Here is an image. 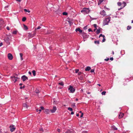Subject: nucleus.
Here are the masks:
<instances>
[{"label":"nucleus","instance_id":"nucleus-1","mask_svg":"<svg viewBox=\"0 0 133 133\" xmlns=\"http://www.w3.org/2000/svg\"><path fill=\"white\" fill-rule=\"evenodd\" d=\"M110 17H108L105 19L103 21V24L104 25H107L110 21Z\"/></svg>","mask_w":133,"mask_h":133},{"label":"nucleus","instance_id":"nucleus-2","mask_svg":"<svg viewBox=\"0 0 133 133\" xmlns=\"http://www.w3.org/2000/svg\"><path fill=\"white\" fill-rule=\"evenodd\" d=\"M81 12L84 14H88L89 12V8H84L81 11Z\"/></svg>","mask_w":133,"mask_h":133},{"label":"nucleus","instance_id":"nucleus-3","mask_svg":"<svg viewBox=\"0 0 133 133\" xmlns=\"http://www.w3.org/2000/svg\"><path fill=\"white\" fill-rule=\"evenodd\" d=\"M10 130L11 132H13L16 129V127L15 125H11L9 127Z\"/></svg>","mask_w":133,"mask_h":133},{"label":"nucleus","instance_id":"nucleus-4","mask_svg":"<svg viewBox=\"0 0 133 133\" xmlns=\"http://www.w3.org/2000/svg\"><path fill=\"white\" fill-rule=\"evenodd\" d=\"M68 90L70 91L71 92L73 93L74 92L75 89L73 88L72 86H70L68 88Z\"/></svg>","mask_w":133,"mask_h":133},{"label":"nucleus","instance_id":"nucleus-5","mask_svg":"<svg viewBox=\"0 0 133 133\" xmlns=\"http://www.w3.org/2000/svg\"><path fill=\"white\" fill-rule=\"evenodd\" d=\"M11 78L14 83H15L17 81V79H19L17 77L14 76H11Z\"/></svg>","mask_w":133,"mask_h":133},{"label":"nucleus","instance_id":"nucleus-6","mask_svg":"<svg viewBox=\"0 0 133 133\" xmlns=\"http://www.w3.org/2000/svg\"><path fill=\"white\" fill-rule=\"evenodd\" d=\"M82 36L84 38H87L88 37L89 35L86 33L84 32L82 33Z\"/></svg>","mask_w":133,"mask_h":133},{"label":"nucleus","instance_id":"nucleus-7","mask_svg":"<svg viewBox=\"0 0 133 133\" xmlns=\"http://www.w3.org/2000/svg\"><path fill=\"white\" fill-rule=\"evenodd\" d=\"M100 13L102 16L103 17L105 16H106V14L104 10L101 11Z\"/></svg>","mask_w":133,"mask_h":133},{"label":"nucleus","instance_id":"nucleus-8","mask_svg":"<svg viewBox=\"0 0 133 133\" xmlns=\"http://www.w3.org/2000/svg\"><path fill=\"white\" fill-rule=\"evenodd\" d=\"M21 78L23 81H25L26 80L28 79V77L25 75H23L21 77Z\"/></svg>","mask_w":133,"mask_h":133},{"label":"nucleus","instance_id":"nucleus-9","mask_svg":"<svg viewBox=\"0 0 133 133\" xmlns=\"http://www.w3.org/2000/svg\"><path fill=\"white\" fill-rule=\"evenodd\" d=\"M117 128H116L115 126L114 125H113L111 126V131L109 132V133H111V131L112 130H117Z\"/></svg>","mask_w":133,"mask_h":133},{"label":"nucleus","instance_id":"nucleus-10","mask_svg":"<svg viewBox=\"0 0 133 133\" xmlns=\"http://www.w3.org/2000/svg\"><path fill=\"white\" fill-rule=\"evenodd\" d=\"M57 109L56 108V107H54L53 109L50 110L51 112L52 113H53L55 112Z\"/></svg>","mask_w":133,"mask_h":133},{"label":"nucleus","instance_id":"nucleus-11","mask_svg":"<svg viewBox=\"0 0 133 133\" xmlns=\"http://www.w3.org/2000/svg\"><path fill=\"white\" fill-rule=\"evenodd\" d=\"M65 133H74V132L73 130H68Z\"/></svg>","mask_w":133,"mask_h":133},{"label":"nucleus","instance_id":"nucleus-12","mask_svg":"<svg viewBox=\"0 0 133 133\" xmlns=\"http://www.w3.org/2000/svg\"><path fill=\"white\" fill-rule=\"evenodd\" d=\"M13 58V57L12 55L10 53H9V59L11 60Z\"/></svg>","mask_w":133,"mask_h":133},{"label":"nucleus","instance_id":"nucleus-13","mask_svg":"<svg viewBox=\"0 0 133 133\" xmlns=\"http://www.w3.org/2000/svg\"><path fill=\"white\" fill-rule=\"evenodd\" d=\"M76 32L79 31L80 33H82V31L79 28L76 29L75 30Z\"/></svg>","mask_w":133,"mask_h":133},{"label":"nucleus","instance_id":"nucleus-14","mask_svg":"<svg viewBox=\"0 0 133 133\" xmlns=\"http://www.w3.org/2000/svg\"><path fill=\"white\" fill-rule=\"evenodd\" d=\"M124 115L123 113H120L119 115V118H122Z\"/></svg>","mask_w":133,"mask_h":133},{"label":"nucleus","instance_id":"nucleus-15","mask_svg":"<svg viewBox=\"0 0 133 133\" xmlns=\"http://www.w3.org/2000/svg\"><path fill=\"white\" fill-rule=\"evenodd\" d=\"M91 69L90 66H87L85 69V70L86 71H89Z\"/></svg>","mask_w":133,"mask_h":133},{"label":"nucleus","instance_id":"nucleus-16","mask_svg":"<svg viewBox=\"0 0 133 133\" xmlns=\"http://www.w3.org/2000/svg\"><path fill=\"white\" fill-rule=\"evenodd\" d=\"M44 112L46 114H49V113L50 111L49 109H46L45 110Z\"/></svg>","mask_w":133,"mask_h":133},{"label":"nucleus","instance_id":"nucleus-17","mask_svg":"<svg viewBox=\"0 0 133 133\" xmlns=\"http://www.w3.org/2000/svg\"><path fill=\"white\" fill-rule=\"evenodd\" d=\"M23 106L24 107L26 108V109H27L28 106L26 103H24L23 104Z\"/></svg>","mask_w":133,"mask_h":133},{"label":"nucleus","instance_id":"nucleus-18","mask_svg":"<svg viewBox=\"0 0 133 133\" xmlns=\"http://www.w3.org/2000/svg\"><path fill=\"white\" fill-rule=\"evenodd\" d=\"M101 29H102L101 28H99L97 30L96 33L97 34H98L100 33Z\"/></svg>","mask_w":133,"mask_h":133},{"label":"nucleus","instance_id":"nucleus-19","mask_svg":"<svg viewBox=\"0 0 133 133\" xmlns=\"http://www.w3.org/2000/svg\"><path fill=\"white\" fill-rule=\"evenodd\" d=\"M3 23V21L2 20H0V28L3 27L4 26H2V24Z\"/></svg>","mask_w":133,"mask_h":133},{"label":"nucleus","instance_id":"nucleus-20","mask_svg":"<svg viewBox=\"0 0 133 133\" xmlns=\"http://www.w3.org/2000/svg\"><path fill=\"white\" fill-rule=\"evenodd\" d=\"M58 101L56 100V99H54L53 103L54 104H57L58 103Z\"/></svg>","mask_w":133,"mask_h":133},{"label":"nucleus","instance_id":"nucleus-21","mask_svg":"<svg viewBox=\"0 0 133 133\" xmlns=\"http://www.w3.org/2000/svg\"><path fill=\"white\" fill-rule=\"evenodd\" d=\"M8 38H5L4 39V40L5 41V42H6V43H7V44H8Z\"/></svg>","mask_w":133,"mask_h":133},{"label":"nucleus","instance_id":"nucleus-22","mask_svg":"<svg viewBox=\"0 0 133 133\" xmlns=\"http://www.w3.org/2000/svg\"><path fill=\"white\" fill-rule=\"evenodd\" d=\"M104 0H99V1L98 2V5H99L102 3L103 2Z\"/></svg>","mask_w":133,"mask_h":133},{"label":"nucleus","instance_id":"nucleus-23","mask_svg":"<svg viewBox=\"0 0 133 133\" xmlns=\"http://www.w3.org/2000/svg\"><path fill=\"white\" fill-rule=\"evenodd\" d=\"M23 26H24V29L25 30H27L28 29V27L26 25H25V24H23Z\"/></svg>","mask_w":133,"mask_h":133},{"label":"nucleus","instance_id":"nucleus-24","mask_svg":"<svg viewBox=\"0 0 133 133\" xmlns=\"http://www.w3.org/2000/svg\"><path fill=\"white\" fill-rule=\"evenodd\" d=\"M131 28V26L130 25H128L127 27V30H129Z\"/></svg>","mask_w":133,"mask_h":133},{"label":"nucleus","instance_id":"nucleus-25","mask_svg":"<svg viewBox=\"0 0 133 133\" xmlns=\"http://www.w3.org/2000/svg\"><path fill=\"white\" fill-rule=\"evenodd\" d=\"M32 73L34 76H35L36 75V71L35 70H34L32 71Z\"/></svg>","mask_w":133,"mask_h":133},{"label":"nucleus","instance_id":"nucleus-26","mask_svg":"<svg viewBox=\"0 0 133 133\" xmlns=\"http://www.w3.org/2000/svg\"><path fill=\"white\" fill-rule=\"evenodd\" d=\"M26 18L25 17H24L22 18V21L23 22H24L26 21Z\"/></svg>","mask_w":133,"mask_h":133},{"label":"nucleus","instance_id":"nucleus-27","mask_svg":"<svg viewBox=\"0 0 133 133\" xmlns=\"http://www.w3.org/2000/svg\"><path fill=\"white\" fill-rule=\"evenodd\" d=\"M35 92H36V93H37V94H38L39 93V90H38L37 89H36L35 91Z\"/></svg>","mask_w":133,"mask_h":133},{"label":"nucleus","instance_id":"nucleus-28","mask_svg":"<svg viewBox=\"0 0 133 133\" xmlns=\"http://www.w3.org/2000/svg\"><path fill=\"white\" fill-rule=\"evenodd\" d=\"M58 84L62 86H63L64 85V83L62 82L59 83Z\"/></svg>","mask_w":133,"mask_h":133},{"label":"nucleus","instance_id":"nucleus-29","mask_svg":"<svg viewBox=\"0 0 133 133\" xmlns=\"http://www.w3.org/2000/svg\"><path fill=\"white\" fill-rule=\"evenodd\" d=\"M24 11L25 12H28V13H30V10H28L26 9H24Z\"/></svg>","mask_w":133,"mask_h":133},{"label":"nucleus","instance_id":"nucleus-30","mask_svg":"<svg viewBox=\"0 0 133 133\" xmlns=\"http://www.w3.org/2000/svg\"><path fill=\"white\" fill-rule=\"evenodd\" d=\"M123 4H124V6H123V8L127 4L125 2H123Z\"/></svg>","mask_w":133,"mask_h":133},{"label":"nucleus","instance_id":"nucleus-31","mask_svg":"<svg viewBox=\"0 0 133 133\" xmlns=\"http://www.w3.org/2000/svg\"><path fill=\"white\" fill-rule=\"evenodd\" d=\"M67 13L66 12H64L63 13V15H67Z\"/></svg>","mask_w":133,"mask_h":133},{"label":"nucleus","instance_id":"nucleus-32","mask_svg":"<svg viewBox=\"0 0 133 133\" xmlns=\"http://www.w3.org/2000/svg\"><path fill=\"white\" fill-rule=\"evenodd\" d=\"M94 43L95 44H99V41H95Z\"/></svg>","mask_w":133,"mask_h":133},{"label":"nucleus","instance_id":"nucleus-33","mask_svg":"<svg viewBox=\"0 0 133 133\" xmlns=\"http://www.w3.org/2000/svg\"><path fill=\"white\" fill-rule=\"evenodd\" d=\"M68 110H69L71 111H72L73 110L71 108H70V107L68 108Z\"/></svg>","mask_w":133,"mask_h":133},{"label":"nucleus","instance_id":"nucleus-34","mask_svg":"<svg viewBox=\"0 0 133 133\" xmlns=\"http://www.w3.org/2000/svg\"><path fill=\"white\" fill-rule=\"evenodd\" d=\"M71 106L73 107H75L76 106L75 105V103H74L71 104Z\"/></svg>","mask_w":133,"mask_h":133},{"label":"nucleus","instance_id":"nucleus-35","mask_svg":"<svg viewBox=\"0 0 133 133\" xmlns=\"http://www.w3.org/2000/svg\"><path fill=\"white\" fill-rule=\"evenodd\" d=\"M106 93V92L105 91H103L102 93V95H105V93Z\"/></svg>","mask_w":133,"mask_h":133},{"label":"nucleus","instance_id":"nucleus-36","mask_svg":"<svg viewBox=\"0 0 133 133\" xmlns=\"http://www.w3.org/2000/svg\"><path fill=\"white\" fill-rule=\"evenodd\" d=\"M118 5L119 6H120L121 5V3L120 2H118L117 3Z\"/></svg>","mask_w":133,"mask_h":133},{"label":"nucleus","instance_id":"nucleus-37","mask_svg":"<svg viewBox=\"0 0 133 133\" xmlns=\"http://www.w3.org/2000/svg\"><path fill=\"white\" fill-rule=\"evenodd\" d=\"M12 33L13 34H16L17 33V31H14L12 32Z\"/></svg>","mask_w":133,"mask_h":133},{"label":"nucleus","instance_id":"nucleus-38","mask_svg":"<svg viewBox=\"0 0 133 133\" xmlns=\"http://www.w3.org/2000/svg\"><path fill=\"white\" fill-rule=\"evenodd\" d=\"M94 69H91L90 71V72L91 73L94 72Z\"/></svg>","mask_w":133,"mask_h":133},{"label":"nucleus","instance_id":"nucleus-39","mask_svg":"<svg viewBox=\"0 0 133 133\" xmlns=\"http://www.w3.org/2000/svg\"><path fill=\"white\" fill-rule=\"evenodd\" d=\"M101 36H103V37H105V36L104 35H103L102 34H100L99 36V37H101Z\"/></svg>","mask_w":133,"mask_h":133},{"label":"nucleus","instance_id":"nucleus-40","mask_svg":"<svg viewBox=\"0 0 133 133\" xmlns=\"http://www.w3.org/2000/svg\"><path fill=\"white\" fill-rule=\"evenodd\" d=\"M75 73H78V72L79 70L76 69L75 70Z\"/></svg>","mask_w":133,"mask_h":133},{"label":"nucleus","instance_id":"nucleus-41","mask_svg":"<svg viewBox=\"0 0 133 133\" xmlns=\"http://www.w3.org/2000/svg\"><path fill=\"white\" fill-rule=\"evenodd\" d=\"M105 38H104V37H103V39L102 40V42H105Z\"/></svg>","mask_w":133,"mask_h":133},{"label":"nucleus","instance_id":"nucleus-42","mask_svg":"<svg viewBox=\"0 0 133 133\" xmlns=\"http://www.w3.org/2000/svg\"><path fill=\"white\" fill-rule=\"evenodd\" d=\"M93 25H94V27L96 29H97V28H96L97 25L96 24H94Z\"/></svg>","mask_w":133,"mask_h":133},{"label":"nucleus","instance_id":"nucleus-43","mask_svg":"<svg viewBox=\"0 0 133 133\" xmlns=\"http://www.w3.org/2000/svg\"><path fill=\"white\" fill-rule=\"evenodd\" d=\"M88 30L89 32H90V31L92 32V30L91 29V28L89 29Z\"/></svg>","mask_w":133,"mask_h":133},{"label":"nucleus","instance_id":"nucleus-44","mask_svg":"<svg viewBox=\"0 0 133 133\" xmlns=\"http://www.w3.org/2000/svg\"><path fill=\"white\" fill-rule=\"evenodd\" d=\"M82 72H79L78 73V75H80L81 74H82Z\"/></svg>","mask_w":133,"mask_h":133},{"label":"nucleus","instance_id":"nucleus-45","mask_svg":"<svg viewBox=\"0 0 133 133\" xmlns=\"http://www.w3.org/2000/svg\"><path fill=\"white\" fill-rule=\"evenodd\" d=\"M40 108L41 110H44V107L43 106L41 107H40Z\"/></svg>","mask_w":133,"mask_h":133},{"label":"nucleus","instance_id":"nucleus-46","mask_svg":"<svg viewBox=\"0 0 133 133\" xmlns=\"http://www.w3.org/2000/svg\"><path fill=\"white\" fill-rule=\"evenodd\" d=\"M39 130L40 131H43V128H40L39 129Z\"/></svg>","mask_w":133,"mask_h":133},{"label":"nucleus","instance_id":"nucleus-47","mask_svg":"<svg viewBox=\"0 0 133 133\" xmlns=\"http://www.w3.org/2000/svg\"><path fill=\"white\" fill-rule=\"evenodd\" d=\"M109 59V58H108L107 59H104V60L105 61H108Z\"/></svg>","mask_w":133,"mask_h":133},{"label":"nucleus","instance_id":"nucleus-48","mask_svg":"<svg viewBox=\"0 0 133 133\" xmlns=\"http://www.w3.org/2000/svg\"><path fill=\"white\" fill-rule=\"evenodd\" d=\"M20 57H22V56H23V54L22 53H20Z\"/></svg>","mask_w":133,"mask_h":133},{"label":"nucleus","instance_id":"nucleus-49","mask_svg":"<svg viewBox=\"0 0 133 133\" xmlns=\"http://www.w3.org/2000/svg\"><path fill=\"white\" fill-rule=\"evenodd\" d=\"M41 27L40 26H38L36 29L37 30V29H41Z\"/></svg>","mask_w":133,"mask_h":133},{"label":"nucleus","instance_id":"nucleus-50","mask_svg":"<svg viewBox=\"0 0 133 133\" xmlns=\"http://www.w3.org/2000/svg\"><path fill=\"white\" fill-rule=\"evenodd\" d=\"M57 131L59 132H61L60 130L59 129H57Z\"/></svg>","mask_w":133,"mask_h":133},{"label":"nucleus","instance_id":"nucleus-51","mask_svg":"<svg viewBox=\"0 0 133 133\" xmlns=\"http://www.w3.org/2000/svg\"><path fill=\"white\" fill-rule=\"evenodd\" d=\"M83 113H82V114H81V116H80V117H83Z\"/></svg>","mask_w":133,"mask_h":133},{"label":"nucleus","instance_id":"nucleus-52","mask_svg":"<svg viewBox=\"0 0 133 133\" xmlns=\"http://www.w3.org/2000/svg\"><path fill=\"white\" fill-rule=\"evenodd\" d=\"M113 57H111L110 58V59L111 60V61H113Z\"/></svg>","mask_w":133,"mask_h":133},{"label":"nucleus","instance_id":"nucleus-53","mask_svg":"<svg viewBox=\"0 0 133 133\" xmlns=\"http://www.w3.org/2000/svg\"><path fill=\"white\" fill-rule=\"evenodd\" d=\"M8 6H6L5 7V8L6 9V10H7L8 9H7L6 8H8Z\"/></svg>","mask_w":133,"mask_h":133},{"label":"nucleus","instance_id":"nucleus-54","mask_svg":"<svg viewBox=\"0 0 133 133\" xmlns=\"http://www.w3.org/2000/svg\"><path fill=\"white\" fill-rule=\"evenodd\" d=\"M3 45V43L2 42L1 43H0V46H1Z\"/></svg>","mask_w":133,"mask_h":133},{"label":"nucleus","instance_id":"nucleus-55","mask_svg":"<svg viewBox=\"0 0 133 133\" xmlns=\"http://www.w3.org/2000/svg\"><path fill=\"white\" fill-rule=\"evenodd\" d=\"M28 73L29 74H30L31 75V72H30V71H29L28 72Z\"/></svg>","mask_w":133,"mask_h":133},{"label":"nucleus","instance_id":"nucleus-56","mask_svg":"<svg viewBox=\"0 0 133 133\" xmlns=\"http://www.w3.org/2000/svg\"><path fill=\"white\" fill-rule=\"evenodd\" d=\"M25 87L24 86L23 87H20V89H22V88H24Z\"/></svg>","mask_w":133,"mask_h":133},{"label":"nucleus","instance_id":"nucleus-57","mask_svg":"<svg viewBox=\"0 0 133 133\" xmlns=\"http://www.w3.org/2000/svg\"><path fill=\"white\" fill-rule=\"evenodd\" d=\"M16 1L19 2H20L21 1V0H16Z\"/></svg>","mask_w":133,"mask_h":133},{"label":"nucleus","instance_id":"nucleus-58","mask_svg":"<svg viewBox=\"0 0 133 133\" xmlns=\"http://www.w3.org/2000/svg\"><path fill=\"white\" fill-rule=\"evenodd\" d=\"M71 115H73V114H74V112H72V111L71 112Z\"/></svg>","mask_w":133,"mask_h":133},{"label":"nucleus","instance_id":"nucleus-59","mask_svg":"<svg viewBox=\"0 0 133 133\" xmlns=\"http://www.w3.org/2000/svg\"><path fill=\"white\" fill-rule=\"evenodd\" d=\"M104 8H106V9H107V10H110V9L109 8H107L105 6H104Z\"/></svg>","mask_w":133,"mask_h":133},{"label":"nucleus","instance_id":"nucleus-60","mask_svg":"<svg viewBox=\"0 0 133 133\" xmlns=\"http://www.w3.org/2000/svg\"><path fill=\"white\" fill-rule=\"evenodd\" d=\"M21 60L22 61L23 60V58L22 57H21Z\"/></svg>","mask_w":133,"mask_h":133},{"label":"nucleus","instance_id":"nucleus-61","mask_svg":"<svg viewBox=\"0 0 133 133\" xmlns=\"http://www.w3.org/2000/svg\"><path fill=\"white\" fill-rule=\"evenodd\" d=\"M76 115L78 117L79 116V114H77Z\"/></svg>","mask_w":133,"mask_h":133},{"label":"nucleus","instance_id":"nucleus-62","mask_svg":"<svg viewBox=\"0 0 133 133\" xmlns=\"http://www.w3.org/2000/svg\"><path fill=\"white\" fill-rule=\"evenodd\" d=\"M82 133H87V132L86 131H83Z\"/></svg>","mask_w":133,"mask_h":133},{"label":"nucleus","instance_id":"nucleus-63","mask_svg":"<svg viewBox=\"0 0 133 133\" xmlns=\"http://www.w3.org/2000/svg\"><path fill=\"white\" fill-rule=\"evenodd\" d=\"M112 54L113 55H114V51H112Z\"/></svg>","mask_w":133,"mask_h":133},{"label":"nucleus","instance_id":"nucleus-64","mask_svg":"<svg viewBox=\"0 0 133 133\" xmlns=\"http://www.w3.org/2000/svg\"><path fill=\"white\" fill-rule=\"evenodd\" d=\"M36 111L37 112H38L39 111V110L38 109H36Z\"/></svg>","mask_w":133,"mask_h":133}]
</instances>
